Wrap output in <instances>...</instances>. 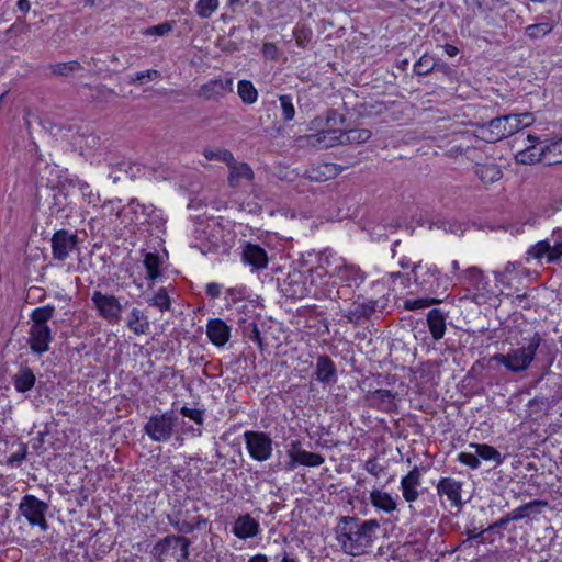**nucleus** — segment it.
<instances>
[{
    "label": "nucleus",
    "mask_w": 562,
    "mask_h": 562,
    "mask_svg": "<svg viewBox=\"0 0 562 562\" xmlns=\"http://www.w3.org/2000/svg\"><path fill=\"white\" fill-rule=\"evenodd\" d=\"M379 529L376 519L362 521L357 516H341L335 527V535L344 553L359 555L372 546Z\"/></svg>",
    "instance_id": "f257e3e1"
},
{
    "label": "nucleus",
    "mask_w": 562,
    "mask_h": 562,
    "mask_svg": "<svg viewBox=\"0 0 562 562\" xmlns=\"http://www.w3.org/2000/svg\"><path fill=\"white\" fill-rule=\"evenodd\" d=\"M542 337L539 333L527 339V345L510 349L506 355L495 353L492 361L503 364L508 371L520 373L526 371L535 360L537 350L540 348Z\"/></svg>",
    "instance_id": "f03ea898"
},
{
    "label": "nucleus",
    "mask_w": 562,
    "mask_h": 562,
    "mask_svg": "<svg viewBox=\"0 0 562 562\" xmlns=\"http://www.w3.org/2000/svg\"><path fill=\"white\" fill-rule=\"evenodd\" d=\"M191 541L183 536H166L153 548V555L158 562H187Z\"/></svg>",
    "instance_id": "7ed1b4c3"
},
{
    "label": "nucleus",
    "mask_w": 562,
    "mask_h": 562,
    "mask_svg": "<svg viewBox=\"0 0 562 562\" xmlns=\"http://www.w3.org/2000/svg\"><path fill=\"white\" fill-rule=\"evenodd\" d=\"M178 417L172 411L151 415L144 425L143 431L154 442H167L176 434Z\"/></svg>",
    "instance_id": "20e7f679"
},
{
    "label": "nucleus",
    "mask_w": 562,
    "mask_h": 562,
    "mask_svg": "<svg viewBox=\"0 0 562 562\" xmlns=\"http://www.w3.org/2000/svg\"><path fill=\"white\" fill-rule=\"evenodd\" d=\"M199 507L191 503L183 504L173 510V514L168 515L169 524L180 533H191L196 529H201L207 525V519L201 515H196Z\"/></svg>",
    "instance_id": "39448f33"
},
{
    "label": "nucleus",
    "mask_w": 562,
    "mask_h": 562,
    "mask_svg": "<svg viewBox=\"0 0 562 562\" xmlns=\"http://www.w3.org/2000/svg\"><path fill=\"white\" fill-rule=\"evenodd\" d=\"M528 258L559 263L562 260V229H555L551 236L536 243L527 250Z\"/></svg>",
    "instance_id": "423d86ee"
},
{
    "label": "nucleus",
    "mask_w": 562,
    "mask_h": 562,
    "mask_svg": "<svg viewBox=\"0 0 562 562\" xmlns=\"http://www.w3.org/2000/svg\"><path fill=\"white\" fill-rule=\"evenodd\" d=\"M482 136L488 143H495L519 132V123L513 114L497 116L480 126Z\"/></svg>",
    "instance_id": "0eeeda50"
},
{
    "label": "nucleus",
    "mask_w": 562,
    "mask_h": 562,
    "mask_svg": "<svg viewBox=\"0 0 562 562\" xmlns=\"http://www.w3.org/2000/svg\"><path fill=\"white\" fill-rule=\"evenodd\" d=\"M246 449L251 459L263 462L271 458L273 441L269 434L263 431L247 430L244 432Z\"/></svg>",
    "instance_id": "6e6552de"
},
{
    "label": "nucleus",
    "mask_w": 562,
    "mask_h": 562,
    "mask_svg": "<svg viewBox=\"0 0 562 562\" xmlns=\"http://www.w3.org/2000/svg\"><path fill=\"white\" fill-rule=\"evenodd\" d=\"M48 505L38 499L34 495H25L22 497L19 504V512L23 515L31 526H38L42 531L48 529V522L46 520V513Z\"/></svg>",
    "instance_id": "1a4fd4ad"
},
{
    "label": "nucleus",
    "mask_w": 562,
    "mask_h": 562,
    "mask_svg": "<svg viewBox=\"0 0 562 562\" xmlns=\"http://www.w3.org/2000/svg\"><path fill=\"white\" fill-rule=\"evenodd\" d=\"M91 301L98 311L99 316L111 325H116L121 321L123 305L113 294H103L101 291H94Z\"/></svg>",
    "instance_id": "9d476101"
},
{
    "label": "nucleus",
    "mask_w": 562,
    "mask_h": 562,
    "mask_svg": "<svg viewBox=\"0 0 562 562\" xmlns=\"http://www.w3.org/2000/svg\"><path fill=\"white\" fill-rule=\"evenodd\" d=\"M79 243L77 233L64 228L56 231L50 238L53 259L65 261L72 251L78 249Z\"/></svg>",
    "instance_id": "9b49d317"
},
{
    "label": "nucleus",
    "mask_w": 562,
    "mask_h": 562,
    "mask_svg": "<svg viewBox=\"0 0 562 562\" xmlns=\"http://www.w3.org/2000/svg\"><path fill=\"white\" fill-rule=\"evenodd\" d=\"M344 260L334 256L330 251L324 250L318 255L317 266L311 268V283H316L317 280H323L324 277L335 278L342 265Z\"/></svg>",
    "instance_id": "f8f14e48"
},
{
    "label": "nucleus",
    "mask_w": 562,
    "mask_h": 562,
    "mask_svg": "<svg viewBox=\"0 0 562 562\" xmlns=\"http://www.w3.org/2000/svg\"><path fill=\"white\" fill-rule=\"evenodd\" d=\"M279 290L284 296L293 300L303 299L310 293L306 277L297 270L289 272L288 276L279 282Z\"/></svg>",
    "instance_id": "ddd939ff"
},
{
    "label": "nucleus",
    "mask_w": 562,
    "mask_h": 562,
    "mask_svg": "<svg viewBox=\"0 0 562 562\" xmlns=\"http://www.w3.org/2000/svg\"><path fill=\"white\" fill-rule=\"evenodd\" d=\"M234 90V80L233 78H226V79H211L203 83L198 92L196 95L201 98L204 101H220L224 97H226L228 93H232Z\"/></svg>",
    "instance_id": "4468645a"
},
{
    "label": "nucleus",
    "mask_w": 562,
    "mask_h": 562,
    "mask_svg": "<svg viewBox=\"0 0 562 562\" xmlns=\"http://www.w3.org/2000/svg\"><path fill=\"white\" fill-rule=\"evenodd\" d=\"M463 482L453 477H441L437 485V494L440 498L446 497L452 508L460 509L463 505L462 494Z\"/></svg>",
    "instance_id": "2eb2a0df"
},
{
    "label": "nucleus",
    "mask_w": 562,
    "mask_h": 562,
    "mask_svg": "<svg viewBox=\"0 0 562 562\" xmlns=\"http://www.w3.org/2000/svg\"><path fill=\"white\" fill-rule=\"evenodd\" d=\"M53 330L50 326H32L29 330V339L27 344L30 346L31 351L34 355H43L49 351L50 342L53 341Z\"/></svg>",
    "instance_id": "dca6fc26"
},
{
    "label": "nucleus",
    "mask_w": 562,
    "mask_h": 562,
    "mask_svg": "<svg viewBox=\"0 0 562 562\" xmlns=\"http://www.w3.org/2000/svg\"><path fill=\"white\" fill-rule=\"evenodd\" d=\"M292 448L288 451L290 461L286 464L288 470H293L297 464L305 467H318L325 459L319 453L310 452L299 447V442H292Z\"/></svg>",
    "instance_id": "f3484780"
},
{
    "label": "nucleus",
    "mask_w": 562,
    "mask_h": 562,
    "mask_svg": "<svg viewBox=\"0 0 562 562\" xmlns=\"http://www.w3.org/2000/svg\"><path fill=\"white\" fill-rule=\"evenodd\" d=\"M314 296L318 300L329 299L333 301L349 300V293L347 288L338 286L336 278H329L328 280H317Z\"/></svg>",
    "instance_id": "a211bd4d"
},
{
    "label": "nucleus",
    "mask_w": 562,
    "mask_h": 562,
    "mask_svg": "<svg viewBox=\"0 0 562 562\" xmlns=\"http://www.w3.org/2000/svg\"><path fill=\"white\" fill-rule=\"evenodd\" d=\"M376 305L378 302L374 300L355 301L344 316L349 323L360 325L373 315L376 311Z\"/></svg>",
    "instance_id": "6ab92c4d"
},
{
    "label": "nucleus",
    "mask_w": 562,
    "mask_h": 562,
    "mask_svg": "<svg viewBox=\"0 0 562 562\" xmlns=\"http://www.w3.org/2000/svg\"><path fill=\"white\" fill-rule=\"evenodd\" d=\"M241 260L245 265L251 267V270H262L267 268L269 257L261 246L247 243L241 251Z\"/></svg>",
    "instance_id": "aec40b11"
},
{
    "label": "nucleus",
    "mask_w": 562,
    "mask_h": 562,
    "mask_svg": "<svg viewBox=\"0 0 562 562\" xmlns=\"http://www.w3.org/2000/svg\"><path fill=\"white\" fill-rule=\"evenodd\" d=\"M335 278L341 283V288L348 289L347 293L351 299L352 288H359L363 283L366 274L358 267L342 262Z\"/></svg>",
    "instance_id": "412c9836"
},
{
    "label": "nucleus",
    "mask_w": 562,
    "mask_h": 562,
    "mask_svg": "<svg viewBox=\"0 0 562 562\" xmlns=\"http://www.w3.org/2000/svg\"><path fill=\"white\" fill-rule=\"evenodd\" d=\"M422 485V470L415 465L406 475L401 480V491L403 498L407 503H413L418 499V487Z\"/></svg>",
    "instance_id": "4be33fe9"
},
{
    "label": "nucleus",
    "mask_w": 562,
    "mask_h": 562,
    "mask_svg": "<svg viewBox=\"0 0 562 562\" xmlns=\"http://www.w3.org/2000/svg\"><path fill=\"white\" fill-rule=\"evenodd\" d=\"M232 327L221 318H212L206 323V336L216 347H224L231 338Z\"/></svg>",
    "instance_id": "5701e85b"
},
{
    "label": "nucleus",
    "mask_w": 562,
    "mask_h": 562,
    "mask_svg": "<svg viewBox=\"0 0 562 562\" xmlns=\"http://www.w3.org/2000/svg\"><path fill=\"white\" fill-rule=\"evenodd\" d=\"M314 374L316 380L323 384H335L337 382L336 364L326 355L317 358Z\"/></svg>",
    "instance_id": "b1692460"
},
{
    "label": "nucleus",
    "mask_w": 562,
    "mask_h": 562,
    "mask_svg": "<svg viewBox=\"0 0 562 562\" xmlns=\"http://www.w3.org/2000/svg\"><path fill=\"white\" fill-rule=\"evenodd\" d=\"M229 168L228 184L232 188H238L243 181H252L254 171L246 162H237L234 159L233 164L227 165Z\"/></svg>",
    "instance_id": "393cba45"
},
{
    "label": "nucleus",
    "mask_w": 562,
    "mask_h": 562,
    "mask_svg": "<svg viewBox=\"0 0 562 562\" xmlns=\"http://www.w3.org/2000/svg\"><path fill=\"white\" fill-rule=\"evenodd\" d=\"M342 130L339 128H328L323 130L316 134H312L307 136V140L312 145L322 144L324 147H334L336 145H344Z\"/></svg>",
    "instance_id": "a878e982"
},
{
    "label": "nucleus",
    "mask_w": 562,
    "mask_h": 562,
    "mask_svg": "<svg viewBox=\"0 0 562 562\" xmlns=\"http://www.w3.org/2000/svg\"><path fill=\"white\" fill-rule=\"evenodd\" d=\"M474 172L484 184H492L503 177L501 167L494 161H486L484 164L476 162Z\"/></svg>",
    "instance_id": "bb28decb"
},
{
    "label": "nucleus",
    "mask_w": 562,
    "mask_h": 562,
    "mask_svg": "<svg viewBox=\"0 0 562 562\" xmlns=\"http://www.w3.org/2000/svg\"><path fill=\"white\" fill-rule=\"evenodd\" d=\"M446 313L439 308H432L427 314V325L434 340H440L446 333Z\"/></svg>",
    "instance_id": "cd10ccee"
},
{
    "label": "nucleus",
    "mask_w": 562,
    "mask_h": 562,
    "mask_svg": "<svg viewBox=\"0 0 562 562\" xmlns=\"http://www.w3.org/2000/svg\"><path fill=\"white\" fill-rule=\"evenodd\" d=\"M126 326L135 335H143L149 330L150 324L142 310L133 307L126 317Z\"/></svg>",
    "instance_id": "c85d7f7f"
},
{
    "label": "nucleus",
    "mask_w": 562,
    "mask_h": 562,
    "mask_svg": "<svg viewBox=\"0 0 562 562\" xmlns=\"http://www.w3.org/2000/svg\"><path fill=\"white\" fill-rule=\"evenodd\" d=\"M259 531V524L249 515H243L237 518L233 532L239 539L255 537Z\"/></svg>",
    "instance_id": "c756f323"
},
{
    "label": "nucleus",
    "mask_w": 562,
    "mask_h": 562,
    "mask_svg": "<svg viewBox=\"0 0 562 562\" xmlns=\"http://www.w3.org/2000/svg\"><path fill=\"white\" fill-rule=\"evenodd\" d=\"M420 267H422V262L420 261L413 266L412 272L415 274V281L417 283H419L422 290H424L425 292H430V293L437 292V289L440 285V283H439V276H440L439 269L435 265L427 267L426 276L429 277V278H434L435 279L434 282L429 281L426 278H423L419 281V277L417 276V270Z\"/></svg>",
    "instance_id": "7c9ffc66"
},
{
    "label": "nucleus",
    "mask_w": 562,
    "mask_h": 562,
    "mask_svg": "<svg viewBox=\"0 0 562 562\" xmlns=\"http://www.w3.org/2000/svg\"><path fill=\"white\" fill-rule=\"evenodd\" d=\"M36 382V376L31 368L21 367L12 376V383L16 392L26 393L31 391Z\"/></svg>",
    "instance_id": "2f4dec72"
},
{
    "label": "nucleus",
    "mask_w": 562,
    "mask_h": 562,
    "mask_svg": "<svg viewBox=\"0 0 562 562\" xmlns=\"http://www.w3.org/2000/svg\"><path fill=\"white\" fill-rule=\"evenodd\" d=\"M370 502L376 510L392 513L396 510L397 503L392 495L382 490L373 488L370 493Z\"/></svg>",
    "instance_id": "473e14b6"
},
{
    "label": "nucleus",
    "mask_w": 562,
    "mask_h": 562,
    "mask_svg": "<svg viewBox=\"0 0 562 562\" xmlns=\"http://www.w3.org/2000/svg\"><path fill=\"white\" fill-rule=\"evenodd\" d=\"M547 145L540 147L537 145H529L525 150L517 155L518 162L524 165H531L536 162H543L547 165Z\"/></svg>",
    "instance_id": "72a5a7b5"
},
{
    "label": "nucleus",
    "mask_w": 562,
    "mask_h": 562,
    "mask_svg": "<svg viewBox=\"0 0 562 562\" xmlns=\"http://www.w3.org/2000/svg\"><path fill=\"white\" fill-rule=\"evenodd\" d=\"M364 397L371 406L386 408L393 403L395 395L390 390L378 389L374 391H368Z\"/></svg>",
    "instance_id": "f704fd0d"
},
{
    "label": "nucleus",
    "mask_w": 562,
    "mask_h": 562,
    "mask_svg": "<svg viewBox=\"0 0 562 562\" xmlns=\"http://www.w3.org/2000/svg\"><path fill=\"white\" fill-rule=\"evenodd\" d=\"M469 449L475 450V453L477 454L479 459L494 462L496 465H499L503 463V457L501 452L486 443H470Z\"/></svg>",
    "instance_id": "c9c22d12"
},
{
    "label": "nucleus",
    "mask_w": 562,
    "mask_h": 562,
    "mask_svg": "<svg viewBox=\"0 0 562 562\" xmlns=\"http://www.w3.org/2000/svg\"><path fill=\"white\" fill-rule=\"evenodd\" d=\"M548 503L546 501L535 499L529 503H526L518 508L510 512L512 518L514 520H521L524 518H528L533 514H539V508L546 507Z\"/></svg>",
    "instance_id": "e433bc0d"
},
{
    "label": "nucleus",
    "mask_w": 562,
    "mask_h": 562,
    "mask_svg": "<svg viewBox=\"0 0 562 562\" xmlns=\"http://www.w3.org/2000/svg\"><path fill=\"white\" fill-rule=\"evenodd\" d=\"M54 314L55 306L50 304L34 308L30 314L32 326H49L48 322L53 318Z\"/></svg>",
    "instance_id": "4c0bfd02"
},
{
    "label": "nucleus",
    "mask_w": 562,
    "mask_h": 562,
    "mask_svg": "<svg viewBox=\"0 0 562 562\" xmlns=\"http://www.w3.org/2000/svg\"><path fill=\"white\" fill-rule=\"evenodd\" d=\"M237 93L245 104H254L258 99V91L250 80H239L237 83Z\"/></svg>",
    "instance_id": "58836bf2"
},
{
    "label": "nucleus",
    "mask_w": 562,
    "mask_h": 562,
    "mask_svg": "<svg viewBox=\"0 0 562 562\" xmlns=\"http://www.w3.org/2000/svg\"><path fill=\"white\" fill-rule=\"evenodd\" d=\"M372 136V132L368 128H352L348 131H342V142L344 145L349 144H362L370 139Z\"/></svg>",
    "instance_id": "ea45409f"
},
{
    "label": "nucleus",
    "mask_w": 562,
    "mask_h": 562,
    "mask_svg": "<svg viewBox=\"0 0 562 562\" xmlns=\"http://www.w3.org/2000/svg\"><path fill=\"white\" fill-rule=\"evenodd\" d=\"M458 279H464L469 281L476 290L484 289V286L487 284L483 271L477 267L465 269L458 276Z\"/></svg>",
    "instance_id": "a19ab883"
},
{
    "label": "nucleus",
    "mask_w": 562,
    "mask_h": 562,
    "mask_svg": "<svg viewBox=\"0 0 562 562\" xmlns=\"http://www.w3.org/2000/svg\"><path fill=\"white\" fill-rule=\"evenodd\" d=\"M160 257L155 252H146L144 257V266L147 271V278L151 281L160 277Z\"/></svg>",
    "instance_id": "79ce46f5"
},
{
    "label": "nucleus",
    "mask_w": 562,
    "mask_h": 562,
    "mask_svg": "<svg viewBox=\"0 0 562 562\" xmlns=\"http://www.w3.org/2000/svg\"><path fill=\"white\" fill-rule=\"evenodd\" d=\"M554 27L552 22H540L536 24L528 25L525 29V33L531 40H539L551 33Z\"/></svg>",
    "instance_id": "37998d69"
},
{
    "label": "nucleus",
    "mask_w": 562,
    "mask_h": 562,
    "mask_svg": "<svg viewBox=\"0 0 562 562\" xmlns=\"http://www.w3.org/2000/svg\"><path fill=\"white\" fill-rule=\"evenodd\" d=\"M475 13L485 14L505 7L504 0H471Z\"/></svg>",
    "instance_id": "c03bdc74"
},
{
    "label": "nucleus",
    "mask_w": 562,
    "mask_h": 562,
    "mask_svg": "<svg viewBox=\"0 0 562 562\" xmlns=\"http://www.w3.org/2000/svg\"><path fill=\"white\" fill-rule=\"evenodd\" d=\"M175 25H176V21H173V20L165 21L160 24L151 25V26L144 29L142 31V34L145 36L164 37V36L169 35L172 32Z\"/></svg>",
    "instance_id": "a18cd8bd"
},
{
    "label": "nucleus",
    "mask_w": 562,
    "mask_h": 562,
    "mask_svg": "<svg viewBox=\"0 0 562 562\" xmlns=\"http://www.w3.org/2000/svg\"><path fill=\"white\" fill-rule=\"evenodd\" d=\"M436 63L431 56L423 55L413 67V71L416 76H427L436 69Z\"/></svg>",
    "instance_id": "49530a36"
},
{
    "label": "nucleus",
    "mask_w": 562,
    "mask_h": 562,
    "mask_svg": "<svg viewBox=\"0 0 562 562\" xmlns=\"http://www.w3.org/2000/svg\"><path fill=\"white\" fill-rule=\"evenodd\" d=\"M547 166L562 164V137L547 145Z\"/></svg>",
    "instance_id": "de8ad7c7"
},
{
    "label": "nucleus",
    "mask_w": 562,
    "mask_h": 562,
    "mask_svg": "<svg viewBox=\"0 0 562 562\" xmlns=\"http://www.w3.org/2000/svg\"><path fill=\"white\" fill-rule=\"evenodd\" d=\"M203 155L207 160H218L225 162L226 165L234 162L233 154L225 148H205Z\"/></svg>",
    "instance_id": "09e8293b"
},
{
    "label": "nucleus",
    "mask_w": 562,
    "mask_h": 562,
    "mask_svg": "<svg viewBox=\"0 0 562 562\" xmlns=\"http://www.w3.org/2000/svg\"><path fill=\"white\" fill-rule=\"evenodd\" d=\"M241 330L244 337L248 338L249 340L257 344V346L262 350L263 349V341L261 338L260 330L258 328V325L255 322H245L244 325H241Z\"/></svg>",
    "instance_id": "8fccbe9b"
},
{
    "label": "nucleus",
    "mask_w": 562,
    "mask_h": 562,
    "mask_svg": "<svg viewBox=\"0 0 562 562\" xmlns=\"http://www.w3.org/2000/svg\"><path fill=\"white\" fill-rule=\"evenodd\" d=\"M279 101L283 122L288 123L292 121L295 115L292 97L290 94H281L279 95Z\"/></svg>",
    "instance_id": "3c124183"
},
{
    "label": "nucleus",
    "mask_w": 562,
    "mask_h": 562,
    "mask_svg": "<svg viewBox=\"0 0 562 562\" xmlns=\"http://www.w3.org/2000/svg\"><path fill=\"white\" fill-rule=\"evenodd\" d=\"M218 8V0H199L195 4V13L201 19H209Z\"/></svg>",
    "instance_id": "603ef678"
},
{
    "label": "nucleus",
    "mask_w": 562,
    "mask_h": 562,
    "mask_svg": "<svg viewBox=\"0 0 562 562\" xmlns=\"http://www.w3.org/2000/svg\"><path fill=\"white\" fill-rule=\"evenodd\" d=\"M52 72L57 76H69L71 72L80 70L82 67L79 61L57 63L49 66Z\"/></svg>",
    "instance_id": "864d4df0"
},
{
    "label": "nucleus",
    "mask_w": 562,
    "mask_h": 562,
    "mask_svg": "<svg viewBox=\"0 0 562 562\" xmlns=\"http://www.w3.org/2000/svg\"><path fill=\"white\" fill-rule=\"evenodd\" d=\"M148 302L150 305L158 307L161 312L169 311L171 307L170 297L165 288H160Z\"/></svg>",
    "instance_id": "5fc2aeb1"
},
{
    "label": "nucleus",
    "mask_w": 562,
    "mask_h": 562,
    "mask_svg": "<svg viewBox=\"0 0 562 562\" xmlns=\"http://www.w3.org/2000/svg\"><path fill=\"white\" fill-rule=\"evenodd\" d=\"M180 414L183 417H187L190 420H192L196 426H203V424H204V420H205V409H202V408H191V407H188L187 405H183L180 408Z\"/></svg>",
    "instance_id": "6e6d98bb"
},
{
    "label": "nucleus",
    "mask_w": 562,
    "mask_h": 562,
    "mask_svg": "<svg viewBox=\"0 0 562 562\" xmlns=\"http://www.w3.org/2000/svg\"><path fill=\"white\" fill-rule=\"evenodd\" d=\"M130 206L133 209L135 213H140L142 215L146 217H151L153 215H157L158 218H160V210L155 207L153 204H140L137 200L132 199L130 201Z\"/></svg>",
    "instance_id": "4d7b16f0"
},
{
    "label": "nucleus",
    "mask_w": 562,
    "mask_h": 562,
    "mask_svg": "<svg viewBox=\"0 0 562 562\" xmlns=\"http://www.w3.org/2000/svg\"><path fill=\"white\" fill-rule=\"evenodd\" d=\"M442 300L441 299H434V297H425V299H417V300H408L405 302V307L407 310H420L428 307L430 305L439 304Z\"/></svg>",
    "instance_id": "13d9d810"
},
{
    "label": "nucleus",
    "mask_w": 562,
    "mask_h": 562,
    "mask_svg": "<svg viewBox=\"0 0 562 562\" xmlns=\"http://www.w3.org/2000/svg\"><path fill=\"white\" fill-rule=\"evenodd\" d=\"M457 459L459 462H461L464 465H468L472 470L477 469L481 464L480 459L475 453V450L460 452Z\"/></svg>",
    "instance_id": "bf43d9fd"
},
{
    "label": "nucleus",
    "mask_w": 562,
    "mask_h": 562,
    "mask_svg": "<svg viewBox=\"0 0 562 562\" xmlns=\"http://www.w3.org/2000/svg\"><path fill=\"white\" fill-rule=\"evenodd\" d=\"M161 75L158 70L156 69H149V70H146V71H138L136 72L131 79H130V83L132 85H135V83H139V85H143L145 82V80H156L158 78H160Z\"/></svg>",
    "instance_id": "052dcab7"
},
{
    "label": "nucleus",
    "mask_w": 562,
    "mask_h": 562,
    "mask_svg": "<svg viewBox=\"0 0 562 562\" xmlns=\"http://www.w3.org/2000/svg\"><path fill=\"white\" fill-rule=\"evenodd\" d=\"M78 188L89 204L97 205L98 201L100 200L99 195L92 192L90 186L87 182L78 181Z\"/></svg>",
    "instance_id": "680f3d73"
},
{
    "label": "nucleus",
    "mask_w": 562,
    "mask_h": 562,
    "mask_svg": "<svg viewBox=\"0 0 562 562\" xmlns=\"http://www.w3.org/2000/svg\"><path fill=\"white\" fill-rule=\"evenodd\" d=\"M26 453H27L26 445L20 443L18 447V450L15 452H12L11 456L8 458L7 463L8 464L20 463L23 460H25Z\"/></svg>",
    "instance_id": "e2e57ef3"
},
{
    "label": "nucleus",
    "mask_w": 562,
    "mask_h": 562,
    "mask_svg": "<svg viewBox=\"0 0 562 562\" xmlns=\"http://www.w3.org/2000/svg\"><path fill=\"white\" fill-rule=\"evenodd\" d=\"M364 469L375 477H379L384 472V467L375 458L369 459L364 463Z\"/></svg>",
    "instance_id": "0e129e2a"
},
{
    "label": "nucleus",
    "mask_w": 562,
    "mask_h": 562,
    "mask_svg": "<svg viewBox=\"0 0 562 562\" xmlns=\"http://www.w3.org/2000/svg\"><path fill=\"white\" fill-rule=\"evenodd\" d=\"M109 166L115 167L116 168L115 170H117L120 172H125L126 175H130L131 178L135 177V175L133 173V167H132L131 162L125 159H121L116 162L110 161Z\"/></svg>",
    "instance_id": "69168bd1"
},
{
    "label": "nucleus",
    "mask_w": 562,
    "mask_h": 562,
    "mask_svg": "<svg viewBox=\"0 0 562 562\" xmlns=\"http://www.w3.org/2000/svg\"><path fill=\"white\" fill-rule=\"evenodd\" d=\"M311 35H312L311 31H306L304 29L295 30L294 37H295V42H296L297 46L304 48L306 46V44L310 42Z\"/></svg>",
    "instance_id": "338daca9"
},
{
    "label": "nucleus",
    "mask_w": 562,
    "mask_h": 562,
    "mask_svg": "<svg viewBox=\"0 0 562 562\" xmlns=\"http://www.w3.org/2000/svg\"><path fill=\"white\" fill-rule=\"evenodd\" d=\"M386 227L384 225H375L370 231V236L372 240L381 241L386 238L385 234Z\"/></svg>",
    "instance_id": "774afa93"
}]
</instances>
